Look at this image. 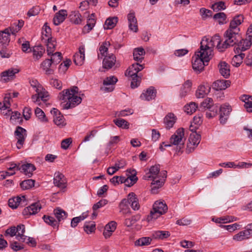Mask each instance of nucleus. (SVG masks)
<instances>
[{"instance_id": "obj_1", "label": "nucleus", "mask_w": 252, "mask_h": 252, "mask_svg": "<svg viewBox=\"0 0 252 252\" xmlns=\"http://www.w3.org/2000/svg\"><path fill=\"white\" fill-rule=\"evenodd\" d=\"M167 177V172L161 171L160 172L159 165H155L151 166L148 171L143 176L144 180H152L151 191L153 193H157L158 189L161 187Z\"/></svg>"}, {"instance_id": "obj_2", "label": "nucleus", "mask_w": 252, "mask_h": 252, "mask_svg": "<svg viewBox=\"0 0 252 252\" xmlns=\"http://www.w3.org/2000/svg\"><path fill=\"white\" fill-rule=\"evenodd\" d=\"M78 90L77 87L73 86L70 89L64 90L60 93L58 96L60 99L65 101L68 100L65 103L62 104L63 109L74 108L81 102V97L77 95Z\"/></svg>"}, {"instance_id": "obj_3", "label": "nucleus", "mask_w": 252, "mask_h": 252, "mask_svg": "<svg viewBox=\"0 0 252 252\" xmlns=\"http://www.w3.org/2000/svg\"><path fill=\"white\" fill-rule=\"evenodd\" d=\"M216 44L217 48L220 52H223L220 48L222 46L220 36L218 35H215L211 38L204 37L200 43V51L208 55L209 57L212 58L213 49Z\"/></svg>"}, {"instance_id": "obj_4", "label": "nucleus", "mask_w": 252, "mask_h": 252, "mask_svg": "<svg viewBox=\"0 0 252 252\" xmlns=\"http://www.w3.org/2000/svg\"><path fill=\"white\" fill-rule=\"evenodd\" d=\"M16 97V92L6 94L2 102H0V109L2 113L9 120L10 124H16V111H12L10 108V101L12 98Z\"/></svg>"}, {"instance_id": "obj_5", "label": "nucleus", "mask_w": 252, "mask_h": 252, "mask_svg": "<svg viewBox=\"0 0 252 252\" xmlns=\"http://www.w3.org/2000/svg\"><path fill=\"white\" fill-rule=\"evenodd\" d=\"M224 37L225 40L221 43L222 46L219 48L224 51L226 49L236 45L241 39V34L238 29L233 30L228 29L224 33Z\"/></svg>"}, {"instance_id": "obj_6", "label": "nucleus", "mask_w": 252, "mask_h": 252, "mask_svg": "<svg viewBox=\"0 0 252 252\" xmlns=\"http://www.w3.org/2000/svg\"><path fill=\"white\" fill-rule=\"evenodd\" d=\"M211 58L208 55H205L203 52L198 51L195 52L192 57V66L193 69L196 72L200 73L204 70V66L208 65V63Z\"/></svg>"}, {"instance_id": "obj_7", "label": "nucleus", "mask_w": 252, "mask_h": 252, "mask_svg": "<svg viewBox=\"0 0 252 252\" xmlns=\"http://www.w3.org/2000/svg\"><path fill=\"white\" fill-rule=\"evenodd\" d=\"M144 65L138 63H133L126 70L125 74L126 76L131 77V87L132 89L137 88L140 83L141 77L137 73L144 68Z\"/></svg>"}, {"instance_id": "obj_8", "label": "nucleus", "mask_w": 252, "mask_h": 252, "mask_svg": "<svg viewBox=\"0 0 252 252\" xmlns=\"http://www.w3.org/2000/svg\"><path fill=\"white\" fill-rule=\"evenodd\" d=\"M167 210L168 207L164 201L157 200L155 201L150 214L147 216V221L150 222L157 219L160 216L165 214Z\"/></svg>"}, {"instance_id": "obj_9", "label": "nucleus", "mask_w": 252, "mask_h": 252, "mask_svg": "<svg viewBox=\"0 0 252 252\" xmlns=\"http://www.w3.org/2000/svg\"><path fill=\"white\" fill-rule=\"evenodd\" d=\"M219 107L217 104L214 103L212 98L207 97L201 103L200 108L201 110L207 109L208 111L206 112V116L209 119H211L217 115Z\"/></svg>"}, {"instance_id": "obj_10", "label": "nucleus", "mask_w": 252, "mask_h": 252, "mask_svg": "<svg viewBox=\"0 0 252 252\" xmlns=\"http://www.w3.org/2000/svg\"><path fill=\"white\" fill-rule=\"evenodd\" d=\"M184 135V128L182 127L178 128L170 138V143L171 144H165L164 147H170L171 145H177L178 146L177 150L180 151L183 148L186 140Z\"/></svg>"}, {"instance_id": "obj_11", "label": "nucleus", "mask_w": 252, "mask_h": 252, "mask_svg": "<svg viewBox=\"0 0 252 252\" xmlns=\"http://www.w3.org/2000/svg\"><path fill=\"white\" fill-rule=\"evenodd\" d=\"M201 140V135L196 132L190 134L187 144L186 153L188 154L192 152L197 147Z\"/></svg>"}, {"instance_id": "obj_12", "label": "nucleus", "mask_w": 252, "mask_h": 252, "mask_svg": "<svg viewBox=\"0 0 252 252\" xmlns=\"http://www.w3.org/2000/svg\"><path fill=\"white\" fill-rule=\"evenodd\" d=\"M252 36H250V38L247 37L246 39H242L241 36V39L236 44L237 46L234 48V52L235 53L244 52L249 49L252 46Z\"/></svg>"}, {"instance_id": "obj_13", "label": "nucleus", "mask_w": 252, "mask_h": 252, "mask_svg": "<svg viewBox=\"0 0 252 252\" xmlns=\"http://www.w3.org/2000/svg\"><path fill=\"white\" fill-rule=\"evenodd\" d=\"M16 31L14 28L9 27L4 29L3 31L0 32V44L2 46H5L8 45L10 39V34L14 35L16 33Z\"/></svg>"}, {"instance_id": "obj_14", "label": "nucleus", "mask_w": 252, "mask_h": 252, "mask_svg": "<svg viewBox=\"0 0 252 252\" xmlns=\"http://www.w3.org/2000/svg\"><path fill=\"white\" fill-rule=\"evenodd\" d=\"M118 79L114 76H111L106 77L103 82V87H101L100 90L105 92H111L114 89V85L117 82Z\"/></svg>"}, {"instance_id": "obj_15", "label": "nucleus", "mask_w": 252, "mask_h": 252, "mask_svg": "<svg viewBox=\"0 0 252 252\" xmlns=\"http://www.w3.org/2000/svg\"><path fill=\"white\" fill-rule=\"evenodd\" d=\"M27 136L26 129L21 126H17V149L23 148Z\"/></svg>"}, {"instance_id": "obj_16", "label": "nucleus", "mask_w": 252, "mask_h": 252, "mask_svg": "<svg viewBox=\"0 0 252 252\" xmlns=\"http://www.w3.org/2000/svg\"><path fill=\"white\" fill-rule=\"evenodd\" d=\"M51 113L54 116V124L58 127L62 128L66 125L64 117L57 109L53 108L51 110Z\"/></svg>"}, {"instance_id": "obj_17", "label": "nucleus", "mask_w": 252, "mask_h": 252, "mask_svg": "<svg viewBox=\"0 0 252 252\" xmlns=\"http://www.w3.org/2000/svg\"><path fill=\"white\" fill-rule=\"evenodd\" d=\"M41 209V206L39 202L32 204L28 207H26L22 212L24 216L28 217L37 213Z\"/></svg>"}, {"instance_id": "obj_18", "label": "nucleus", "mask_w": 252, "mask_h": 252, "mask_svg": "<svg viewBox=\"0 0 252 252\" xmlns=\"http://www.w3.org/2000/svg\"><path fill=\"white\" fill-rule=\"evenodd\" d=\"M231 111V107L229 105H223L220 107L219 120L221 124L224 125L226 123Z\"/></svg>"}, {"instance_id": "obj_19", "label": "nucleus", "mask_w": 252, "mask_h": 252, "mask_svg": "<svg viewBox=\"0 0 252 252\" xmlns=\"http://www.w3.org/2000/svg\"><path fill=\"white\" fill-rule=\"evenodd\" d=\"M36 169L35 166L32 163L22 164L20 166L17 164V170H20L21 172L28 177H31L33 174V172Z\"/></svg>"}, {"instance_id": "obj_20", "label": "nucleus", "mask_w": 252, "mask_h": 252, "mask_svg": "<svg viewBox=\"0 0 252 252\" xmlns=\"http://www.w3.org/2000/svg\"><path fill=\"white\" fill-rule=\"evenodd\" d=\"M49 99V94L48 92H42L36 93L33 94L31 97L32 101L38 105H40V100L45 102Z\"/></svg>"}, {"instance_id": "obj_21", "label": "nucleus", "mask_w": 252, "mask_h": 252, "mask_svg": "<svg viewBox=\"0 0 252 252\" xmlns=\"http://www.w3.org/2000/svg\"><path fill=\"white\" fill-rule=\"evenodd\" d=\"M66 181L64 175L61 173L56 172L54 177V184L55 186L61 189H64L66 187Z\"/></svg>"}, {"instance_id": "obj_22", "label": "nucleus", "mask_w": 252, "mask_h": 252, "mask_svg": "<svg viewBox=\"0 0 252 252\" xmlns=\"http://www.w3.org/2000/svg\"><path fill=\"white\" fill-rule=\"evenodd\" d=\"M116 62V57L113 54L106 55L102 62L103 67L107 69H110L115 65Z\"/></svg>"}, {"instance_id": "obj_23", "label": "nucleus", "mask_w": 252, "mask_h": 252, "mask_svg": "<svg viewBox=\"0 0 252 252\" xmlns=\"http://www.w3.org/2000/svg\"><path fill=\"white\" fill-rule=\"evenodd\" d=\"M127 18L129 29L131 31L137 32L138 30V24L134 12H132L128 14Z\"/></svg>"}, {"instance_id": "obj_24", "label": "nucleus", "mask_w": 252, "mask_h": 252, "mask_svg": "<svg viewBox=\"0 0 252 252\" xmlns=\"http://www.w3.org/2000/svg\"><path fill=\"white\" fill-rule=\"evenodd\" d=\"M230 85V81L226 80H218L213 84V89L217 91H221L225 90Z\"/></svg>"}, {"instance_id": "obj_25", "label": "nucleus", "mask_w": 252, "mask_h": 252, "mask_svg": "<svg viewBox=\"0 0 252 252\" xmlns=\"http://www.w3.org/2000/svg\"><path fill=\"white\" fill-rule=\"evenodd\" d=\"M16 74V71L13 68H10L2 72L0 74L1 81L6 83L13 80Z\"/></svg>"}, {"instance_id": "obj_26", "label": "nucleus", "mask_w": 252, "mask_h": 252, "mask_svg": "<svg viewBox=\"0 0 252 252\" xmlns=\"http://www.w3.org/2000/svg\"><path fill=\"white\" fill-rule=\"evenodd\" d=\"M156 96V90L154 87H151L143 92L140 95V97L144 100L150 101L154 99Z\"/></svg>"}, {"instance_id": "obj_27", "label": "nucleus", "mask_w": 252, "mask_h": 252, "mask_svg": "<svg viewBox=\"0 0 252 252\" xmlns=\"http://www.w3.org/2000/svg\"><path fill=\"white\" fill-rule=\"evenodd\" d=\"M30 51H32L33 59L35 61H38L43 56L45 53V49L42 46L39 45L33 46Z\"/></svg>"}, {"instance_id": "obj_28", "label": "nucleus", "mask_w": 252, "mask_h": 252, "mask_svg": "<svg viewBox=\"0 0 252 252\" xmlns=\"http://www.w3.org/2000/svg\"><path fill=\"white\" fill-rule=\"evenodd\" d=\"M243 21L244 16L240 14L235 16L231 21L228 29L233 30H234L235 29H238V31L240 32V30L238 27V26L241 25Z\"/></svg>"}, {"instance_id": "obj_29", "label": "nucleus", "mask_w": 252, "mask_h": 252, "mask_svg": "<svg viewBox=\"0 0 252 252\" xmlns=\"http://www.w3.org/2000/svg\"><path fill=\"white\" fill-rule=\"evenodd\" d=\"M67 15V13L66 10L62 9L60 10L56 14L53 19L54 24L56 26L60 25L64 21Z\"/></svg>"}, {"instance_id": "obj_30", "label": "nucleus", "mask_w": 252, "mask_h": 252, "mask_svg": "<svg viewBox=\"0 0 252 252\" xmlns=\"http://www.w3.org/2000/svg\"><path fill=\"white\" fill-rule=\"evenodd\" d=\"M176 118L173 113H169L164 118L163 122L167 129L172 127L176 122Z\"/></svg>"}, {"instance_id": "obj_31", "label": "nucleus", "mask_w": 252, "mask_h": 252, "mask_svg": "<svg viewBox=\"0 0 252 252\" xmlns=\"http://www.w3.org/2000/svg\"><path fill=\"white\" fill-rule=\"evenodd\" d=\"M42 41H44L45 42L47 41L46 46H47V52L48 55H50L52 54L56 48V44L55 39L53 38H49L47 39H45L44 37L42 38Z\"/></svg>"}, {"instance_id": "obj_32", "label": "nucleus", "mask_w": 252, "mask_h": 252, "mask_svg": "<svg viewBox=\"0 0 252 252\" xmlns=\"http://www.w3.org/2000/svg\"><path fill=\"white\" fill-rule=\"evenodd\" d=\"M192 83L190 80H187L181 87L180 96L184 97L187 95L191 91Z\"/></svg>"}, {"instance_id": "obj_33", "label": "nucleus", "mask_w": 252, "mask_h": 252, "mask_svg": "<svg viewBox=\"0 0 252 252\" xmlns=\"http://www.w3.org/2000/svg\"><path fill=\"white\" fill-rule=\"evenodd\" d=\"M43 69L46 72V74L49 75L53 73V65L52 61L50 59H46L41 64Z\"/></svg>"}, {"instance_id": "obj_34", "label": "nucleus", "mask_w": 252, "mask_h": 252, "mask_svg": "<svg viewBox=\"0 0 252 252\" xmlns=\"http://www.w3.org/2000/svg\"><path fill=\"white\" fill-rule=\"evenodd\" d=\"M220 74L226 78L230 75L229 65L225 62H221L218 65Z\"/></svg>"}, {"instance_id": "obj_35", "label": "nucleus", "mask_w": 252, "mask_h": 252, "mask_svg": "<svg viewBox=\"0 0 252 252\" xmlns=\"http://www.w3.org/2000/svg\"><path fill=\"white\" fill-rule=\"evenodd\" d=\"M25 232V226L23 224L17 225V240L19 242H25L27 236L24 234Z\"/></svg>"}, {"instance_id": "obj_36", "label": "nucleus", "mask_w": 252, "mask_h": 252, "mask_svg": "<svg viewBox=\"0 0 252 252\" xmlns=\"http://www.w3.org/2000/svg\"><path fill=\"white\" fill-rule=\"evenodd\" d=\"M54 214L57 219L58 224L60 222L65 220L67 217V213L63 210L57 208L53 211Z\"/></svg>"}, {"instance_id": "obj_37", "label": "nucleus", "mask_w": 252, "mask_h": 252, "mask_svg": "<svg viewBox=\"0 0 252 252\" xmlns=\"http://www.w3.org/2000/svg\"><path fill=\"white\" fill-rule=\"evenodd\" d=\"M127 172L130 174L127 178L128 182H127V186L130 187L133 185L138 180V178L136 177L137 172L135 169H127Z\"/></svg>"}, {"instance_id": "obj_38", "label": "nucleus", "mask_w": 252, "mask_h": 252, "mask_svg": "<svg viewBox=\"0 0 252 252\" xmlns=\"http://www.w3.org/2000/svg\"><path fill=\"white\" fill-rule=\"evenodd\" d=\"M128 197L131 208L134 210H138L140 208V205L135 194L133 192H130L128 195Z\"/></svg>"}, {"instance_id": "obj_39", "label": "nucleus", "mask_w": 252, "mask_h": 252, "mask_svg": "<svg viewBox=\"0 0 252 252\" xmlns=\"http://www.w3.org/2000/svg\"><path fill=\"white\" fill-rule=\"evenodd\" d=\"M29 83L31 86L36 93H38L39 92L41 93L42 92H48L37 80L33 79H31L30 80Z\"/></svg>"}, {"instance_id": "obj_40", "label": "nucleus", "mask_w": 252, "mask_h": 252, "mask_svg": "<svg viewBox=\"0 0 252 252\" xmlns=\"http://www.w3.org/2000/svg\"><path fill=\"white\" fill-rule=\"evenodd\" d=\"M110 46V43L107 42H104L100 46L99 48V52L98 53L97 57L98 59H101L106 55H108L107 53L108 47Z\"/></svg>"}, {"instance_id": "obj_41", "label": "nucleus", "mask_w": 252, "mask_h": 252, "mask_svg": "<svg viewBox=\"0 0 252 252\" xmlns=\"http://www.w3.org/2000/svg\"><path fill=\"white\" fill-rule=\"evenodd\" d=\"M250 232L246 229L239 232L233 237V239L236 241H242L243 240L248 239L251 237Z\"/></svg>"}, {"instance_id": "obj_42", "label": "nucleus", "mask_w": 252, "mask_h": 252, "mask_svg": "<svg viewBox=\"0 0 252 252\" xmlns=\"http://www.w3.org/2000/svg\"><path fill=\"white\" fill-rule=\"evenodd\" d=\"M145 54L144 49L142 47L135 48L133 53V58L135 61L141 62Z\"/></svg>"}, {"instance_id": "obj_43", "label": "nucleus", "mask_w": 252, "mask_h": 252, "mask_svg": "<svg viewBox=\"0 0 252 252\" xmlns=\"http://www.w3.org/2000/svg\"><path fill=\"white\" fill-rule=\"evenodd\" d=\"M70 21L73 23L78 25L81 24L82 18L81 15L77 11H73L69 15Z\"/></svg>"}, {"instance_id": "obj_44", "label": "nucleus", "mask_w": 252, "mask_h": 252, "mask_svg": "<svg viewBox=\"0 0 252 252\" xmlns=\"http://www.w3.org/2000/svg\"><path fill=\"white\" fill-rule=\"evenodd\" d=\"M213 19L217 21L220 25H223L227 22V16L224 12H219L213 16Z\"/></svg>"}, {"instance_id": "obj_45", "label": "nucleus", "mask_w": 252, "mask_h": 252, "mask_svg": "<svg viewBox=\"0 0 252 252\" xmlns=\"http://www.w3.org/2000/svg\"><path fill=\"white\" fill-rule=\"evenodd\" d=\"M45 222H46L48 225L53 227L54 228L57 229V230L59 229V224L58 221L54 219V218L49 216L44 215L42 217Z\"/></svg>"}, {"instance_id": "obj_46", "label": "nucleus", "mask_w": 252, "mask_h": 252, "mask_svg": "<svg viewBox=\"0 0 252 252\" xmlns=\"http://www.w3.org/2000/svg\"><path fill=\"white\" fill-rule=\"evenodd\" d=\"M118 21L117 17H109L106 19L104 24V29H112L115 27Z\"/></svg>"}, {"instance_id": "obj_47", "label": "nucleus", "mask_w": 252, "mask_h": 252, "mask_svg": "<svg viewBox=\"0 0 252 252\" xmlns=\"http://www.w3.org/2000/svg\"><path fill=\"white\" fill-rule=\"evenodd\" d=\"M88 216V212H86L83 213L78 217L73 218L71 221V226L73 228L75 227L81 221L87 218Z\"/></svg>"}, {"instance_id": "obj_48", "label": "nucleus", "mask_w": 252, "mask_h": 252, "mask_svg": "<svg viewBox=\"0 0 252 252\" xmlns=\"http://www.w3.org/2000/svg\"><path fill=\"white\" fill-rule=\"evenodd\" d=\"M34 114L38 119L42 123H47L48 121L44 112L39 108L36 107L34 110Z\"/></svg>"}, {"instance_id": "obj_49", "label": "nucleus", "mask_w": 252, "mask_h": 252, "mask_svg": "<svg viewBox=\"0 0 252 252\" xmlns=\"http://www.w3.org/2000/svg\"><path fill=\"white\" fill-rule=\"evenodd\" d=\"M94 17V14L93 13L89 16L87 20V24L84 27V30H86L87 28H88L87 32H90L93 29L95 24V20Z\"/></svg>"}, {"instance_id": "obj_50", "label": "nucleus", "mask_w": 252, "mask_h": 252, "mask_svg": "<svg viewBox=\"0 0 252 252\" xmlns=\"http://www.w3.org/2000/svg\"><path fill=\"white\" fill-rule=\"evenodd\" d=\"M210 88H207L204 85L200 86L196 92L197 98H203L209 92Z\"/></svg>"}, {"instance_id": "obj_51", "label": "nucleus", "mask_w": 252, "mask_h": 252, "mask_svg": "<svg viewBox=\"0 0 252 252\" xmlns=\"http://www.w3.org/2000/svg\"><path fill=\"white\" fill-rule=\"evenodd\" d=\"M170 234L167 231H157L153 233V237L155 239L163 240L170 236Z\"/></svg>"}, {"instance_id": "obj_52", "label": "nucleus", "mask_w": 252, "mask_h": 252, "mask_svg": "<svg viewBox=\"0 0 252 252\" xmlns=\"http://www.w3.org/2000/svg\"><path fill=\"white\" fill-rule=\"evenodd\" d=\"M35 180L32 179H27L24 180L20 184V186L23 190L29 189L34 187Z\"/></svg>"}, {"instance_id": "obj_53", "label": "nucleus", "mask_w": 252, "mask_h": 252, "mask_svg": "<svg viewBox=\"0 0 252 252\" xmlns=\"http://www.w3.org/2000/svg\"><path fill=\"white\" fill-rule=\"evenodd\" d=\"M28 204V199L25 195H20L17 196V208L18 207H23Z\"/></svg>"}, {"instance_id": "obj_54", "label": "nucleus", "mask_w": 252, "mask_h": 252, "mask_svg": "<svg viewBox=\"0 0 252 252\" xmlns=\"http://www.w3.org/2000/svg\"><path fill=\"white\" fill-rule=\"evenodd\" d=\"M110 182L114 185H118L120 183H125L126 185L128 180L125 177L115 176L110 179Z\"/></svg>"}, {"instance_id": "obj_55", "label": "nucleus", "mask_w": 252, "mask_h": 252, "mask_svg": "<svg viewBox=\"0 0 252 252\" xmlns=\"http://www.w3.org/2000/svg\"><path fill=\"white\" fill-rule=\"evenodd\" d=\"M50 55L51 57L50 60L52 61L53 65L56 66L61 62L62 58L61 52H57L55 53H53Z\"/></svg>"}, {"instance_id": "obj_56", "label": "nucleus", "mask_w": 252, "mask_h": 252, "mask_svg": "<svg viewBox=\"0 0 252 252\" xmlns=\"http://www.w3.org/2000/svg\"><path fill=\"white\" fill-rule=\"evenodd\" d=\"M151 241L150 237H142L135 241V245L137 246H147L151 244Z\"/></svg>"}, {"instance_id": "obj_57", "label": "nucleus", "mask_w": 252, "mask_h": 252, "mask_svg": "<svg viewBox=\"0 0 252 252\" xmlns=\"http://www.w3.org/2000/svg\"><path fill=\"white\" fill-rule=\"evenodd\" d=\"M197 104L195 102H190L184 106V111L188 114L194 113L197 108Z\"/></svg>"}, {"instance_id": "obj_58", "label": "nucleus", "mask_w": 252, "mask_h": 252, "mask_svg": "<svg viewBox=\"0 0 252 252\" xmlns=\"http://www.w3.org/2000/svg\"><path fill=\"white\" fill-rule=\"evenodd\" d=\"M115 124L119 127L127 129L129 123L126 120L123 119H118L113 120Z\"/></svg>"}, {"instance_id": "obj_59", "label": "nucleus", "mask_w": 252, "mask_h": 252, "mask_svg": "<svg viewBox=\"0 0 252 252\" xmlns=\"http://www.w3.org/2000/svg\"><path fill=\"white\" fill-rule=\"evenodd\" d=\"M95 229L94 222H86L84 225V230L88 234L91 233Z\"/></svg>"}, {"instance_id": "obj_60", "label": "nucleus", "mask_w": 252, "mask_h": 252, "mask_svg": "<svg viewBox=\"0 0 252 252\" xmlns=\"http://www.w3.org/2000/svg\"><path fill=\"white\" fill-rule=\"evenodd\" d=\"M214 11L218 12L219 11L224 10L226 8L225 3L222 1H219L215 2L211 6Z\"/></svg>"}, {"instance_id": "obj_61", "label": "nucleus", "mask_w": 252, "mask_h": 252, "mask_svg": "<svg viewBox=\"0 0 252 252\" xmlns=\"http://www.w3.org/2000/svg\"><path fill=\"white\" fill-rule=\"evenodd\" d=\"M85 55L76 53L74 55L73 61L77 65H81L85 60Z\"/></svg>"}, {"instance_id": "obj_62", "label": "nucleus", "mask_w": 252, "mask_h": 252, "mask_svg": "<svg viewBox=\"0 0 252 252\" xmlns=\"http://www.w3.org/2000/svg\"><path fill=\"white\" fill-rule=\"evenodd\" d=\"M4 236L7 238L16 236V226H12L7 228L5 231Z\"/></svg>"}, {"instance_id": "obj_63", "label": "nucleus", "mask_w": 252, "mask_h": 252, "mask_svg": "<svg viewBox=\"0 0 252 252\" xmlns=\"http://www.w3.org/2000/svg\"><path fill=\"white\" fill-rule=\"evenodd\" d=\"M108 203V201L105 199H102L93 206V210L95 211L96 210L103 207Z\"/></svg>"}, {"instance_id": "obj_64", "label": "nucleus", "mask_w": 252, "mask_h": 252, "mask_svg": "<svg viewBox=\"0 0 252 252\" xmlns=\"http://www.w3.org/2000/svg\"><path fill=\"white\" fill-rule=\"evenodd\" d=\"M32 110L30 107H25L23 111V115L26 120H29L31 117Z\"/></svg>"}]
</instances>
